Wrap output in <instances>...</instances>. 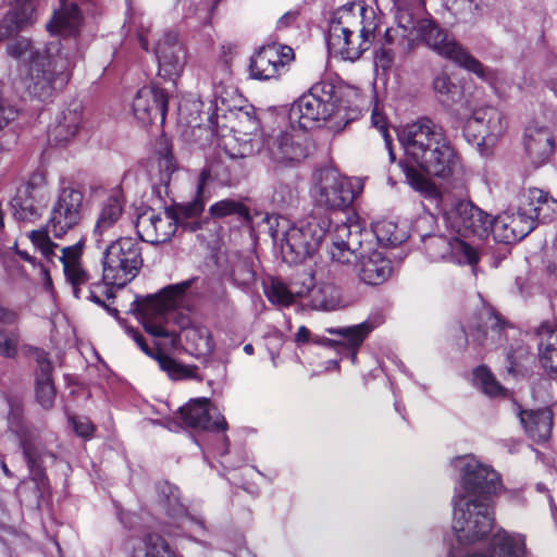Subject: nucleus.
<instances>
[{
    "instance_id": "1a4fd4ad",
    "label": "nucleus",
    "mask_w": 557,
    "mask_h": 557,
    "mask_svg": "<svg viewBox=\"0 0 557 557\" xmlns=\"http://www.w3.org/2000/svg\"><path fill=\"white\" fill-rule=\"evenodd\" d=\"M361 187L357 181H351L335 169H322L314 174L310 189L315 206L329 210H344L355 200Z\"/></svg>"
},
{
    "instance_id": "cd10ccee",
    "label": "nucleus",
    "mask_w": 557,
    "mask_h": 557,
    "mask_svg": "<svg viewBox=\"0 0 557 557\" xmlns=\"http://www.w3.org/2000/svg\"><path fill=\"white\" fill-rule=\"evenodd\" d=\"M124 198L121 191L114 190L107 195L99 203L94 235L98 242L109 235L123 216Z\"/></svg>"
},
{
    "instance_id": "5fc2aeb1",
    "label": "nucleus",
    "mask_w": 557,
    "mask_h": 557,
    "mask_svg": "<svg viewBox=\"0 0 557 557\" xmlns=\"http://www.w3.org/2000/svg\"><path fill=\"white\" fill-rule=\"evenodd\" d=\"M29 239L40 250L47 261L53 263V259L57 257L55 249H58L59 246L50 240L47 231H32Z\"/></svg>"
},
{
    "instance_id": "6ab92c4d",
    "label": "nucleus",
    "mask_w": 557,
    "mask_h": 557,
    "mask_svg": "<svg viewBox=\"0 0 557 557\" xmlns=\"http://www.w3.org/2000/svg\"><path fill=\"white\" fill-rule=\"evenodd\" d=\"M346 267L352 270L360 282L368 285L384 283L393 272L391 260L382 251L372 249L370 243L360 249L356 259Z\"/></svg>"
},
{
    "instance_id": "09e8293b",
    "label": "nucleus",
    "mask_w": 557,
    "mask_h": 557,
    "mask_svg": "<svg viewBox=\"0 0 557 557\" xmlns=\"http://www.w3.org/2000/svg\"><path fill=\"white\" fill-rule=\"evenodd\" d=\"M298 200V187L295 180L278 181L272 194V201L278 207H289Z\"/></svg>"
},
{
    "instance_id": "603ef678",
    "label": "nucleus",
    "mask_w": 557,
    "mask_h": 557,
    "mask_svg": "<svg viewBox=\"0 0 557 557\" xmlns=\"http://www.w3.org/2000/svg\"><path fill=\"white\" fill-rule=\"evenodd\" d=\"M449 12L460 22H472L478 15L479 5L474 0H447Z\"/></svg>"
},
{
    "instance_id": "39448f33",
    "label": "nucleus",
    "mask_w": 557,
    "mask_h": 557,
    "mask_svg": "<svg viewBox=\"0 0 557 557\" xmlns=\"http://www.w3.org/2000/svg\"><path fill=\"white\" fill-rule=\"evenodd\" d=\"M398 140L408 163L425 174L447 178L460 170V160L444 129L430 119L399 126Z\"/></svg>"
},
{
    "instance_id": "052dcab7",
    "label": "nucleus",
    "mask_w": 557,
    "mask_h": 557,
    "mask_svg": "<svg viewBox=\"0 0 557 557\" xmlns=\"http://www.w3.org/2000/svg\"><path fill=\"white\" fill-rule=\"evenodd\" d=\"M557 214V200L553 197H549L546 194V197L543 201V205L537 208V221L548 222L552 221Z\"/></svg>"
},
{
    "instance_id": "37998d69",
    "label": "nucleus",
    "mask_w": 557,
    "mask_h": 557,
    "mask_svg": "<svg viewBox=\"0 0 557 557\" xmlns=\"http://www.w3.org/2000/svg\"><path fill=\"white\" fill-rule=\"evenodd\" d=\"M372 232L383 246H397L407 237L404 230L399 228L394 221L386 219L373 223Z\"/></svg>"
},
{
    "instance_id": "f8f14e48",
    "label": "nucleus",
    "mask_w": 557,
    "mask_h": 557,
    "mask_svg": "<svg viewBox=\"0 0 557 557\" xmlns=\"http://www.w3.org/2000/svg\"><path fill=\"white\" fill-rule=\"evenodd\" d=\"M370 233L363 232L358 223L342 222L335 224L330 231L332 245L329 253L331 257L330 272H335L339 265H349L357 253L368 243L366 237Z\"/></svg>"
},
{
    "instance_id": "f03ea898",
    "label": "nucleus",
    "mask_w": 557,
    "mask_h": 557,
    "mask_svg": "<svg viewBox=\"0 0 557 557\" xmlns=\"http://www.w3.org/2000/svg\"><path fill=\"white\" fill-rule=\"evenodd\" d=\"M333 98V86L320 83L294 101L288 111V127L272 129L262 139L268 157L278 164L305 159L308 154L306 132L319 127L335 113Z\"/></svg>"
},
{
    "instance_id": "8fccbe9b",
    "label": "nucleus",
    "mask_w": 557,
    "mask_h": 557,
    "mask_svg": "<svg viewBox=\"0 0 557 557\" xmlns=\"http://www.w3.org/2000/svg\"><path fill=\"white\" fill-rule=\"evenodd\" d=\"M546 194L547 193L539 188H529L520 196V210L524 211L525 215L531 216L535 224L537 221V208L543 205Z\"/></svg>"
},
{
    "instance_id": "58836bf2",
    "label": "nucleus",
    "mask_w": 557,
    "mask_h": 557,
    "mask_svg": "<svg viewBox=\"0 0 557 557\" xmlns=\"http://www.w3.org/2000/svg\"><path fill=\"white\" fill-rule=\"evenodd\" d=\"M27 14L11 7L0 22V41L11 38L36 21Z\"/></svg>"
},
{
    "instance_id": "b1692460",
    "label": "nucleus",
    "mask_w": 557,
    "mask_h": 557,
    "mask_svg": "<svg viewBox=\"0 0 557 557\" xmlns=\"http://www.w3.org/2000/svg\"><path fill=\"white\" fill-rule=\"evenodd\" d=\"M133 113L143 125L160 119L163 123L168 110V97L163 89L156 86L140 88L133 100Z\"/></svg>"
},
{
    "instance_id": "4d7b16f0",
    "label": "nucleus",
    "mask_w": 557,
    "mask_h": 557,
    "mask_svg": "<svg viewBox=\"0 0 557 557\" xmlns=\"http://www.w3.org/2000/svg\"><path fill=\"white\" fill-rule=\"evenodd\" d=\"M433 88L445 103L454 101L455 96L459 92L458 87L450 82L446 74H440L434 78Z\"/></svg>"
},
{
    "instance_id": "0e129e2a",
    "label": "nucleus",
    "mask_w": 557,
    "mask_h": 557,
    "mask_svg": "<svg viewBox=\"0 0 557 557\" xmlns=\"http://www.w3.org/2000/svg\"><path fill=\"white\" fill-rule=\"evenodd\" d=\"M70 422L73 424L76 434L82 437H90L95 430L90 420L85 417H71Z\"/></svg>"
},
{
    "instance_id": "0eeeda50",
    "label": "nucleus",
    "mask_w": 557,
    "mask_h": 557,
    "mask_svg": "<svg viewBox=\"0 0 557 557\" xmlns=\"http://www.w3.org/2000/svg\"><path fill=\"white\" fill-rule=\"evenodd\" d=\"M143 263L140 244L133 237H119L103 251L102 278L122 288L137 276Z\"/></svg>"
},
{
    "instance_id": "f3484780",
    "label": "nucleus",
    "mask_w": 557,
    "mask_h": 557,
    "mask_svg": "<svg viewBox=\"0 0 557 557\" xmlns=\"http://www.w3.org/2000/svg\"><path fill=\"white\" fill-rule=\"evenodd\" d=\"M504 132V115L494 107L475 109L465 125L468 140L479 147L494 145Z\"/></svg>"
},
{
    "instance_id": "6e6552de",
    "label": "nucleus",
    "mask_w": 557,
    "mask_h": 557,
    "mask_svg": "<svg viewBox=\"0 0 557 557\" xmlns=\"http://www.w3.org/2000/svg\"><path fill=\"white\" fill-rule=\"evenodd\" d=\"M331 221L324 215H310L299 224L282 232V253L290 263H298L312 256L330 231Z\"/></svg>"
},
{
    "instance_id": "338daca9",
    "label": "nucleus",
    "mask_w": 557,
    "mask_h": 557,
    "mask_svg": "<svg viewBox=\"0 0 557 557\" xmlns=\"http://www.w3.org/2000/svg\"><path fill=\"white\" fill-rule=\"evenodd\" d=\"M17 342L0 330V356L12 358L16 354Z\"/></svg>"
},
{
    "instance_id": "680f3d73",
    "label": "nucleus",
    "mask_w": 557,
    "mask_h": 557,
    "mask_svg": "<svg viewBox=\"0 0 557 557\" xmlns=\"http://www.w3.org/2000/svg\"><path fill=\"white\" fill-rule=\"evenodd\" d=\"M239 132L244 135L255 134L259 128V122L253 113L245 111L238 114Z\"/></svg>"
},
{
    "instance_id": "2eb2a0df",
    "label": "nucleus",
    "mask_w": 557,
    "mask_h": 557,
    "mask_svg": "<svg viewBox=\"0 0 557 557\" xmlns=\"http://www.w3.org/2000/svg\"><path fill=\"white\" fill-rule=\"evenodd\" d=\"M178 416L188 428L205 431H222L221 441L223 447L219 454L223 456L228 451V438L224 434L227 429L226 420L207 398L190 400L180 408Z\"/></svg>"
},
{
    "instance_id": "79ce46f5",
    "label": "nucleus",
    "mask_w": 557,
    "mask_h": 557,
    "mask_svg": "<svg viewBox=\"0 0 557 557\" xmlns=\"http://www.w3.org/2000/svg\"><path fill=\"white\" fill-rule=\"evenodd\" d=\"M211 176H221L218 165H210L201 171L197 184V197L193 201L187 202L181 207V212L185 216H198L203 211L205 201L201 198V194L203 191L206 183L211 178Z\"/></svg>"
},
{
    "instance_id": "69168bd1",
    "label": "nucleus",
    "mask_w": 557,
    "mask_h": 557,
    "mask_svg": "<svg viewBox=\"0 0 557 557\" xmlns=\"http://www.w3.org/2000/svg\"><path fill=\"white\" fill-rule=\"evenodd\" d=\"M8 4L12 8L17 9L33 18H37V7L40 0H7Z\"/></svg>"
},
{
    "instance_id": "bb28decb",
    "label": "nucleus",
    "mask_w": 557,
    "mask_h": 557,
    "mask_svg": "<svg viewBox=\"0 0 557 557\" xmlns=\"http://www.w3.org/2000/svg\"><path fill=\"white\" fill-rule=\"evenodd\" d=\"M83 248V243L78 242L61 248V255L55 257L62 263L65 280L71 285L73 295L76 298L83 297L81 286L85 285L89 280L88 272L84 269L82 262Z\"/></svg>"
},
{
    "instance_id": "7c9ffc66",
    "label": "nucleus",
    "mask_w": 557,
    "mask_h": 557,
    "mask_svg": "<svg viewBox=\"0 0 557 557\" xmlns=\"http://www.w3.org/2000/svg\"><path fill=\"white\" fill-rule=\"evenodd\" d=\"M82 22L83 16L77 3L64 1L60 9L54 12L47 27L55 35L75 36L79 30Z\"/></svg>"
},
{
    "instance_id": "bf43d9fd",
    "label": "nucleus",
    "mask_w": 557,
    "mask_h": 557,
    "mask_svg": "<svg viewBox=\"0 0 557 557\" xmlns=\"http://www.w3.org/2000/svg\"><path fill=\"white\" fill-rule=\"evenodd\" d=\"M371 121H372V124L381 132V134L384 138V141H385L386 148L389 152V158L392 161H394L395 154L392 150V138L386 128L385 117L382 113L379 112L377 108L373 109L372 115H371Z\"/></svg>"
},
{
    "instance_id": "c9c22d12",
    "label": "nucleus",
    "mask_w": 557,
    "mask_h": 557,
    "mask_svg": "<svg viewBox=\"0 0 557 557\" xmlns=\"http://www.w3.org/2000/svg\"><path fill=\"white\" fill-rule=\"evenodd\" d=\"M39 370L36 375V398L40 406L50 409L55 396L54 385L51 379L52 366L46 356L38 357Z\"/></svg>"
},
{
    "instance_id": "774afa93",
    "label": "nucleus",
    "mask_w": 557,
    "mask_h": 557,
    "mask_svg": "<svg viewBox=\"0 0 557 557\" xmlns=\"http://www.w3.org/2000/svg\"><path fill=\"white\" fill-rule=\"evenodd\" d=\"M528 355L527 348L519 346L517 350H509L507 354V360L509 366L507 368L509 373L516 372V367L519 364L520 360Z\"/></svg>"
},
{
    "instance_id": "49530a36",
    "label": "nucleus",
    "mask_w": 557,
    "mask_h": 557,
    "mask_svg": "<svg viewBox=\"0 0 557 557\" xmlns=\"http://www.w3.org/2000/svg\"><path fill=\"white\" fill-rule=\"evenodd\" d=\"M473 383L485 395L497 397L504 394V387L496 381L493 373L484 366L478 367L473 371Z\"/></svg>"
},
{
    "instance_id": "72a5a7b5",
    "label": "nucleus",
    "mask_w": 557,
    "mask_h": 557,
    "mask_svg": "<svg viewBox=\"0 0 557 557\" xmlns=\"http://www.w3.org/2000/svg\"><path fill=\"white\" fill-rule=\"evenodd\" d=\"M309 306L315 310L331 311L341 305L339 288L332 282L320 281L307 293Z\"/></svg>"
},
{
    "instance_id": "5701e85b",
    "label": "nucleus",
    "mask_w": 557,
    "mask_h": 557,
    "mask_svg": "<svg viewBox=\"0 0 557 557\" xmlns=\"http://www.w3.org/2000/svg\"><path fill=\"white\" fill-rule=\"evenodd\" d=\"M535 228L531 216L518 207L517 212H503L495 219L492 218L491 232L494 239L505 244H511L523 239Z\"/></svg>"
},
{
    "instance_id": "9b49d317",
    "label": "nucleus",
    "mask_w": 557,
    "mask_h": 557,
    "mask_svg": "<svg viewBox=\"0 0 557 557\" xmlns=\"http://www.w3.org/2000/svg\"><path fill=\"white\" fill-rule=\"evenodd\" d=\"M446 227L458 238L475 237L480 240L490 235L492 216L467 200H454L443 211Z\"/></svg>"
},
{
    "instance_id": "473e14b6",
    "label": "nucleus",
    "mask_w": 557,
    "mask_h": 557,
    "mask_svg": "<svg viewBox=\"0 0 557 557\" xmlns=\"http://www.w3.org/2000/svg\"><path fill=\"white\" fill-rule=\"evenodd\" d=\"M82 121L81 112L76 109L62 111L53 124L49 126L48 139L54 145L70 141L76 134Z\"/></svg>"
},
{
    "instance_id": "a19ab883",
    "label": "nucleus",
    "mask_w": 557,
    "mask_h": 557,
    "mask_svg": "<svg viewBox=\"0 0 557 557\" xmlns=\"http://www.w3.org/2000/svg\"><path fill=\"white\" fill-rule=\"evenodd\" d=\"M32 191L33 187L29 185L23 186L18 188L16 196L12 199L13 214L17 220L32 221L38 215Z\"/></svg>"
},
{
    "instance_id": "423d86ee",
    "label": "nucleus",
    "mask_w": 557,
    "mask_h": 557,
    "mask_svg": "<svg viewBox=\"0 0 557 557\" xmlns=\"http://www.w3.org/2000/svg\"><path fill=\"white\" fill-rule=\"evenodd\" d=\"M377 27L379 18L373 8L356 2L342 5L330 22L329 50L344 60L355 61L370 49Z\"/></svg>"
},
{
    "instance_id": "de8ad7c7",
    "label": "nucleus",
    "mask_w": 557,
    "mask_h": 557,
    "mask_svg": "<svg viewBox=\"0 0 557 557\" xmlns=\"http://www.w3.org/2000/svg\"><path fill=\"white\" fill-rule=\"evenodd\" d=\"M473 383L485 395L497 397L504 394V387L496 381L493 373L484 366L478 367L473 371Z\"/></svg>"
},
{
    "instance_id": "2f4dec72",
    "label": "nucleus",
    "mask_w": 557,
    "mask_h": 557,
    "mask_svg": "<svg viewBox=\"0 0 557 557\" xmlns=\"http://www.w3.org/2000/svg\"><path fill=\"white\" fill-rule=\"evenodd\" d=\"M535 335L542 367L546 371L557 374V327L548 322L542 323Z\"/></svg>"
},
{
    "instance_id": "4be33fe9",
    "label": "nucleus",
    "mask_w": 557,
    "mask_h": 557,
    "mask_svg": "<svg viewBox=\"0 0 557 557\" xmlns=\"http://www.w3.org/2000/svg\"><path fill=\"white\" fill-rule=\"evenodd\" d=\"M157 493L160 506L165 510L169 518L173 520L177 529L188 533L205 531V521L186 512L180 500L178 488L175 485L169 482L159 483L157 485Z\"/></svg>"
},
{
    "instance_id": "4c0bfd02",
    "label": "nucleus",
    "mask_w": 557,
    "mask_h": 557,
    "mask_svg": "<svg viewBox=\"0 0 557 557\" xmlns=\"http://www.w3.org/2000/svg\"><path fill=\"white\" fill-rule=\"evenodd\" d=\"M132 557H176L169 544L157 533H147L133 547Z\"/></svg>"
},
{
    "instance_id": "6e6d98bb",
    "label": "nucleus",
    "mask_w": 557,
    "mask_h": 557,
    "mask_svg": "<svg viewBox=\"0 0 557 557\" xmlns=\"http://www.w3.org/2000/svg\"><path fill=\"white\" fill-rule=\"evenodd\" d=\"M21 446L29 470L34 475L40 476L42 474L41 454L38 451L35 443L28 438L22 437Z\"/></svg>"
},
{
    "instance_id": "864d4df0",
    "label": "nucleus",
    "mask_w": 557,
    "mask_h": 557,
    "mask_svg": "<svg viewBox=\"0 0 557 557\" xmlns=\"http://www.w3.org/2000/svg\"><path fill=\"white\" fill-rule=\"evenodd\" d=\"M265 296L270 302L283 307H288L295 301L294 294L281 282L272 281L265 288Z\"/></svg>"
},
{
    "instance_id": "c756f323",
    "label": "nucleus",
    "mask_w": 557,
    "mask_h": 557,
    "mask_svg": "<svg viewBox=\"0 0 557 557\" xmlns=\"http://www.w3.org/2000/svg\"><path fill=\"white\" fill-rule=\"evenodd\" d=\"M524 537L520 534L511 535L505 531L495 533L490 546L485 550L472 552L465 557H523Z\"/></svg>"
},
{
    "instance_id": "f257e3e1",
    "label": "nucleus",
    "mask_w": 557,
    "mask_h": 557,
    "mask_svg": "<svg viewBox=\"0 0 557 557\" xmlns=\"http://www.w3.org/2000/svg\"><path fill=\"white\" fill-rule=\"evenodd\" d=\"M460 473L453 497V531L457 541L470 545L486 539L494 528L493 495L502 488L499 474L472 456L458 457Z\"/></svg>"
},
{
    "instance_id": "aec40b11",
    "label": "nucleus",
    "mask_w": 557,
    "mask_h": 557,
    "mask_svg": "<svg viewBox=\"0 0 557 557\" xmlns=\"http://www.w3.org/2000/svg\"><path fill=\"white\" fill-rule=\"evenodd\" d=\"M294 59L288 46L271 44L261 47L250 60L249 71L255 79L268 81L277 77Z\"/></svg>"
},
{
    "instance_id": "a211bd4d",
    "label": "nucleus",
    "mask_w": 557,
    "mask_h": 557,
    "mask_svg": "<svg viewBox=\"0 0 557 557\" xmlns=\"http://www.w3.org/2000/svg\"><path fill=\"white\" fill-rule=\"evenodd\" d=\"M135 227L140 240L151 245L168 242L176 232V219L171 211L143 208L137 212Z\"/></svg>"
},
{
    "instance_id": "7ed1b4c3",
    "label": "nucleus",
    "mask_w": 557,
    "mask_h": 557,
    "mask_svg": "<svg viewBox=\"0 0 557 557\" xmlns=\"http://www.w3.org/2000/svg\"><path fill=\"white\" fill-rule=\"evenodd\" d=\"M190 283L169 285L156 295L144 309L143 325L150 335L169 338L173 347L183 341L187 354L208 357L214 350L211 332L206 326L190 325L188 317L175 309Z\"/></svg>"
},
{
    "instance_id": "c85d7f7f",
    "label": "nucleus",
    "mask_w": 557,
    "mask_h": 557,
    "mask_svg": "<svg viewBox=\"0 0 557 557\" xmlns=\"http://www.w3.org/2000/svg\"><path fill=\"white\" fill-rule=\"evenodd\" d=\"M518 417L529 438L536 443L548 441L553 428V412L549 408L530 410L519 408Z\"/></svg>"
},
{
    "instance_id": "f704fd0d",
    "label": "nucleus",
    "mask_w": 557,
    "mask_h": 557,
    "mask_svg": "<svg viewBox=\"0 0 557 557\" xmlns=\"http://www.w3.org/2000/svg\"><path fill=\"white\" fill-rule=\"evenodd\" d=\"M374 329V323L364 321L351 326L327 327L326 332L331 335H338L343 338L342 345L351 349L350 359L352 363H355L357 360L358 348Z\"/></svg>"
},
{
    "instance_id": "20e7f679",
    "label": "nucleus",
    "mask_w": 557,
    "mask_h": 557,
    "mask_svg": "<svg viewBox=\"0 0 557 557\" xmlns=\"http://www.w3.org/2000/svg\"><path fill=\"white\" fill-rule=\"evenodd\" d=\"M7 53L22 65V83L29 95L39 99L50 97L58 87L69 79L73 60L63 51L60 40L44 47H35L30 39L17 37L7 46Z\"/></svg>"
},
{
    "instance_id": "dca6fc26",
    "label": "nucleus",
    "mask_w": 557,
    "mask_h": 557,
    "mask_svg": "<svg viewBox=\"0 0 557 557\" xmlns=\"http://www.w3.org/2000/svg\"><path fill=\"white\" fill-rule=\"evenodd\" d=\"M83 200L84 195L78 189L66 187L60 191L48 222V230L54 237H62L81 222Z\"/></svg>"
},
{
    "instance_id": "4468645a",
    "label": "nucleus",
    "mask_w": 557,
    "mask_h": 557,
    "mask_svg": "<svg viewBox=\"0 0 557 557\" xmlns=\"http://www.w3.org/2000/svg\"><path fill=\"white\" fill-rule=\"evenodd\" d=\"M423 0H394V21L396 27L387 28L385 42L398 45L403 48H411L413 36L422 18Z\"/></svg>"
},
{
    "instance_id": "3c124183",
    "label": "nucleus",
    "mask_w": 557,
    "mask_h": 557,
    "mask_svg": "<svg viewBox=\"0 0 557 557\" xmlns=\"http://www.w3.org/2000/svg\"><path fill=\"white\" fill-rule=\"evenodd\" d=\"M113 287H116V285L106 283L104 280L102 278V283L98 282L90 284L84 297L94 301L97 305L103 306L112 314H117L119 311L116 309L111 310L106 305V300L111 299L113 297Z\"/></svg>"
},
{
    "instance_id": "ddd939ff",
    "label": "nucleus",
    "mask_w": 557,
    "mask_h": 557,
    "mask_svg": "<svg viewBox=\"0 0 557 557\" xmlns=\"http://www.w3.org/2000/svg\"><path fill=\"white\" fill-rule=\"evenodd\" d=\"M153 52L158 62V76L175 83L183 74L188 52L177 32L168 30L157 40Z\"/></svg>"
},
{
    "instance_id": "13d9d810",
    "label": "nucleus",
    "mask_w": 557,
    "mask_h": 557,
    "mask_svg": "<svg viewBox=\"0 0 557 557\" xmlns=\"http://www.w3.org/2000/svg\"><path fill=\"white\" fill-rule=\"evenodd\" d=\"M234 282L243 287L251 285L256 281V272L247 260H239L233 268Z\"/></svg>"
},
{
    "instance_id": "e2e57ef3",
    "label": "nucleus",
    "mask_w": 557,
    "mask_h": 557,
    "mask_svg": "<svg viewBox=\"0 0 557 557\" xmlns=\"http://www.w3.org/2000/svg\"><path fill=\"white\" fill-rule=\"evenodd\" d=\"M17 116V110L8 100L0 97V131Z\"/></svg>"
},
{
    "instance_id": "e433bc0d",
    "label": "nucleus",
    "mask_w": 557,
    "mask_h": 557,
    "mask_svg": "<svg viewBox=\"0 0 557 557\" xmlns=\"http://www.w3.org/2000/svg\"><path fill=\"white\" fill-rule=\"evenodd\" d=\"M153 358L159 368L166 373L172 381L196 380L201 381L197 366H187L163 352H157Z\"/></svg>"
},
{
    "instance_id": "a878e982",
    "label": "nucleus",
    "mask_w": 557,
    "mask_h": 557,
    "mask_svg": "<svg viewBox=\"0 0 557 557\" xmlns=\"http://www.w3.org/2000/svg\"><path fill=\"white\" fill-rule=\"evenodd\" d=\"M524 149L535 166L548 162L555 150V138L549 128L537 123L529 125L524 132Z\"/></svg>"
},
{
    "instance_id": "9d476101",
    "label": "nucleus",
    "mask_w": 557,
    "mask_h": 557,
    "mask_svg": "<svg viewBox=\"0 0 557 557\" xmlns=\"http://www.w3.org/2000/svg\"><path fill=\"white\" fill-rule=\"evenodd\" d=\"M416 39L423 40L433 51L474 73L478 77H485V69L481 62L431 20H421L413 41Z\"/></svg>"
},
{
    "instance_id": "393cba45",
    "label": "nucleus",
    "mask_w": 557,
    "mask_h": 557,
    "mask_svg": "<svg viewBox=\"0 0 557 557\" xmlns=\"http://www.w3.org/2000/svg\"><path fill=\"white\" fill-rule=\"evenodd\" d=\"M504 324L492 308H483L465 330L467 341L480 347L492 346L500 342Z\"/></svg>"
},
{
    "instance_id": "c03bdc74",
    "label": "nucleus",
    "mask_w": 557,
    "mask_h": 557,
    "mask_svg": "<svg viewBox=\"0 0 557 557\" xmlns=\"http://www.w3.org/2000/svg\"><path fill=\"white\" fill-rule=\"evenodd\" d=\"M213 218H224L227 215H237L244 221H250L249 209L238 200L223 199L213 203L209 209Z\"/></svg>"
},
{
    "instance_id": "412c9836",
    "label": "nucleus",
    "mask_w": 557,
    "mask_h": 557,
    "mask_svg": "<svg viewBox=\"0 0 557 557\" xmlns=\"http://www.w3.org/2000/svg\"><path fill=\"white\" fill-rule=\"evenodd\" d=\"M425 249L433 259L449 258L458 264L473 265L479 261L476 248L466 239L443 235H429L424 239Z\"/></svg>"
},
{
    "instance_id": "ea45409f",
    "label": "nucleus",
    "mask_w": 557,
    "mask_h": 557,
    "mask_svg": "<svg viewBox=\"0 0 557 557\" xmlns=\"http://www.w3.org/2000/svg\"><path fill=\"white\" fill-rule=\"evenodd\" d=\"M156 158L160 170V182L168 185L172 174L177 170V164L168 138L160 137L158 139Z\"/></svg>"
},
{
    "instance_id": "a18cd8bd",
    "label": "nucleus",
    "mask_w": 557,
    "mask_h": 557,
    "mask_svg": "<svg viewBox=\"0 0 557 557\" xmlns=\"http://www.w3.org/2000/svg\"><path fill=\"white\" fill-rule=\"evenodd\" d=\"M407 183L417 191L429 198H438L440 191L435 184L412 165L405 168Z\"/></svg>"
}]
</instances>
